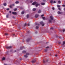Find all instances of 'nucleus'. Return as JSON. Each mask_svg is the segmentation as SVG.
Wrapping results in <instances>:
<instances>
[{
	"mask_svg": "<svg viewBox=\"0 0 65 65\" xmlns=\"http://www.w3.org/2000/svg\"><path fill=\"white\" fill-rule=\"evenodd\" d=\"M4 65H7V64H4Z\"/></svg>",
	"mask_w": 65,
	"mask_h": 65,
	"instance_id": "54",
	"label": "nucleus"
},
{
	"mask_svg": "<svg viewBox=\"0 0 65 65\" xmlns=\"http://www.w3.org/2000/svg\"><path fill=\"white\" fill-rule=\"evenodd\" d=\"M36 61V60H32L31 61L32 63H35V61Z\"/></svg>",
	"mask_w": 65,
	"mask_h": 65,
	"instance_id": "10",
	"label": "nucleus"
},
{
	"mask_svg": "<svg viewBox=\"0 0 65 65\" xmlns=\"http://www.w3.org/2000/svg\"><path fill=\"white\" fill-rule=\"evenodd\" d=\"M47 61H48V60H46V62H47Z\"/></svg>",
	"mask_w": 65,
	"mask_h": 65,
	"instance_id": "55",
	"label": "nucleus"
},
{
	"mask_svg": "<svg viewBox=\"0 0 65 65\" xmlns=\"http://www.w3.org/2000/svg\"><path fill=\"white\" fill-rule=\"evenodd\" d=\"M38 28H39V27H38V26H36V29H38Z\"/></svg>",
	"mask_w": 65,
	"mask_h": 65,
	"instance_id": "24",
	"label": "nucleus"
},
{
	"mask_svg": "<svg viewBox=\"0 0 65 65\" xmlns=\"http://www.w3.org/2000/svg\"><path fill=\"white\" fill-rule=\"evenodd\" d=\"M65 44V41H63V43L62 44V45H64V44Z\"/></svg>",
	"mask_w": 65,
	"mask_h": 65,
	"instance_id": "20",
	"label": "nucleus"
},
{
	"mask_svg": "<svg viewBox=\"0 0 65 65\" xmlns=\"http://www.w3.org/2000/svg\"><path fill=\"white\" fill-rule=\"evenodd\" d=\"M50 2L51 3H53V1L51 0Z\"/></svg>",
	"mask_w": 65,
	"mask_h": 65,
	"instance_id": "23",
	"label": "nucleus"
},
{
	"mask_svg": "<svg viewBox=\"0 0 65 65\" xmlns=\"http://www.w3.org/2000/svg\"><path fill=\"white\" fill-rule=\"evenodd\" d=\"M16 51H14V52H16Z\"/></svg>",
	"mask_w": 65,
	"mask_h": 65,
	"instance_id": "56",
	"label": "nucleus"
},
{
	"mask_svg": "<svg viewBox=\"0 0 65 65\" xmlns=\"http://www.w3.org/2000/svg\"><path fill=\"white\" fill-rule=\"evenodd\" d=\"M6 17L7 18H8V15H6Z\"/></svg>",
	"mask_w": 65,
	"mask_h": 65,
	"instance_id": "29",
	"label": "nucleus"
},
{
	"mask_svg": "<svg viewBox=\"0 0 65 65\" xmlns=\"http://www.w3.org/2000/svg\"><path fill=\"white\" fill-rule=\"evenodd\" d=\"M35 33H37V31H36L35 32Z\"/></svg>",
	"mask_w": 65,
	"mask_h": 65,
	"instance_id": "51",
	"label": "nucleus"
},
{
	"mask_svg": "<svg viewBox=\"0 0 65 65\" xmlns=\"http://www.w3.org/2000/svg\"><path fill=\"white\" fill-rule=\"evenodd\" d=\"M22 53H26V51H22Z\"/></svg>",
	"mask_w": 65,
	"mask_h": 65,
	"instance_id": "13",
	"label": "nucleus"
},
{
	"mask_svg": "<svg viewBox=\"0 0 65 65\" xmlns=\"http://www.w3.org/2000/svg\"><path fill=\"white\" fill-rule=\"evenodd\" d=\"M63 32H65V30L64 29L62 30Z\"/></svg>",
	"mask_w": 65,
	"mask_h": 65,
	"instance_id": "36",
	"label": "nucleus"
},
{
	"mask_svg": "<svg viewBox=\"0 0 65 65\" xmlns=\"http://www.w3.org/2000/svg\"><path fill=\"white\" fill-rule=\"evenodd\" d=\"M47 49H46L45 50V52H47Z\"/></svg>",
	"mask_w": 65,
	"mask_h": 65,
	"instance_id": "34",
	"label": "nucleus"
},
{
	"mask_svg": "<svg viewBox=\"0 0 65 65\" xmlns=\"http://www.w3.org/2000/svg\"><path fill=\"white\" fill-rule=\"evenodd\" d=\"M6 3H4V5L5 6H6Z\"/></svg>",
	"mask_w": 65,
	"mask_h": 65,
	"instance_id": "21",
	"label": "nucleus"
},
{
	"mask_svg": "<svg viewBox=\"0 0 65 65\" xmlns=\"http://www.w3.org/2000/svg\"><path fill=\"white\" fill-rule=\"evenodd\" d=\"M59 44H60V42L59 43Z\"/></svg>",
	"mask_w": 65,
	"mask_h": 65,
	"instance_id": "58",
	"label": "nucleus"
},
{
	"mask_svg": "<svg viewBox=\"0 0 65 65\" xmlns=\"http://www.w3.org/2000/svg\"><path fill=\"white\" fill-rule=\"evenodd\" d=\"M24 11H22L21 12V14H24Z\"/></svg>",
	"mask_w": 65,
	"mask_h": 65,
	"instance_id": "28",
	"label": "nucleus"
},
{
	"mask_svg": "<svg viewBox=\"0 0 65 65\" xmlns=\"http://www.w3.org/2000/svg\"><path fill=\"white\" fill-rule=\"evenodd\" d=\"M50 18L51 19V20H54V18L52 16H50Z\"/></svg>",
	"mask_w": 65,
	"mask_h": 65,
	"instance_id": "5",
	"label": "nucleus"
},
{
	"mask_svg": "<svg viewBox=\"0 0 65 65\" xmlns=\"http://www.w3.org/2000/svg\"><path fill=\"white\" fill-rule=\"evenodd\" d=\"M12 47L11 46H7L6 47V48H11Z\"/></svg>",
	"mask_w": 65,
	"mask_h": 65,
	"instance_id": "8",
	"label": "nucleus"
},
{
	"mask_svg": "<svg viewBox=\"0 0 65 65\" xmlns=\"http://www.w3.org/2000/svg\"><path fill=\"white\" fill-rule=\"evenodd\" d=\"M5 60V58L4 57H3L2 59V61H4Z\"/></svg>",
	"mask_w": 65,
	"mask_h": 65,
	"instance_id": "11",
	"label": "nucleus"
},
{
	"mask_svg": "<svg viewBox=\"0 0 65 65\" xmlns=\"http://www.w3.org/2000/svg\"><path fill=\"white\" fill-rule=\"evenodd\" d=\"M59 38H61V37H59Z\"/></svg>",
	"mask_w": 65,
	"mask_h": 65,
	"instance_id": "53",
	"label": "nucleus"
},
{
	"mask_svg": "<svg viewBox=\"0 0 65 65\" xmlns=\"http://www.w3.org/2000/svg\"><path fill=\"white\" fill-rule=\"evenodd\" d=\"M44 15L42 14V15H41V16L42 17H43Z\"/></svg>",
	"mask_w": 65,
	"mask_h": 65,
	"instance_id": "41",
	"label": "nucleus"
},
{
	"mask_svg": "<svg viewBox=\"0 0 65 65\" xmlns=\"http://www.w3.org/2000/svg\"><path fill=\"white\" fill-rule=\"evenodd\" d=\"M62 12H60V11H58L57 12V13L58 14H62Z\"/></svg>",
	"mask_w": 65,
	"mask_h": 65,
	"instance_id": "4",
	"label": "nucleus"
},
{
	"mask_svg": "<svg viewBox=\"0 0 65 65\" xmlns=\"http://www.w3.org/2000/svg\"><path fill=\"white\" fill-rule=\"evenodd\" d=\"M42 18L44 20H45V18L44 17H42Z\"/></svg>",
	"mask_w": 65,
	"mask_h": 65,
	"instance_id": "17",
	"label": "nucleus"
},
{
	"mask_svg": "<svg viewBox=\"0 0 65 65\" xmlns=\"http://www.w3.org/2000/svg\"><path fill=\"white\" fill-rule=\"evenodd\" d=\"M9 10V8H7V10Z\"/></svg>",
	"mask_w": 65,
	"mask_h": 65,
	"instance_id": "42",
	"label": "nucleus"
},
{
	"mask_svg": "<svg viewBox=\"0 0 65 65\" xmlns=\"http://www.w3.org/2000/svg\"><path fill=\"white\" fill-rule=\"evenodd\" d=\"M38 16H39V15H38V14H36L35 15V18H38Z\"/></svg>",
	"mask_w": 65,
	"mask_h": 65,
	"instance_id": "7",
	"label": "nucleus"
},
{
	"mask_svg": "<svg viewBox=\"0 0 65 65\" xmlns=\"http://www.w3.org/2000/svg\"><path fill=\"white\" fill-rule=\"evenodd\" d=\"M45 2V1H43V2L41 3V5H44L45 4V3H44Z\"/></svg>",
	"mask_w": 65,
	"mask_h": 65,
	"instance_id": "2",
	"label": "nucleus"
},
{
	"mask_svg": "<svg viewBox=\"0 0 65 65\" xmlns=\"http://www.w3.org/2000/svg\"><path fill=\"white\" fill-rule=\"evenodd\" d=\"M58 2L59 3H61V2L60 1H58Z\"/></svg>",
	"mask_w": 65,
	"mask_h": 65,
	"instance_id": "35",
	"label": "nucleus"
},
{
	"mask_svg": "<svg viewBox=\"0 0 65 65\" xmlns=\"http://www.w3.org/2000/svg\"><path fill=\"white\" fill-rule=\"evenodd\" d=\"M15 6V5L14 4H12V6Z\"/></svg>",
	"mask_w": 65,
	"mask_h": 65,
	"instance_id": "30",
	"label": "nucleus"
},
{
	"mask_svg": "<svg viewBox=\"0 0 65 65\" xmlns=\"http://www.w3.org/2000/svg\"><path fill=\"white\" fill-rule=\"evenodd\" d=\"M30 40V39H28L26 40V41H27V42H28V41H29Z\"/></svg>",
	"mask_w": 65,
	"mask_h": 65,
	"instance_id": "14",
	"label": "nucleus"
},
{
	"mask_svg": "<svg viewBox=\"0 0 65 65\" xmlns=\"http://www.w3.org/2000/svg\"><path fill=\"white\" fill-rule=\"evenodd\" d=\"M26 17H27V18H29V14L27 15Z\"/></svg>",
	"mask_w": 65,
	"mask_h": 65,
	"instance_id": "16",
	"label": "nucleus"
},
{
	"mask_svg": "<svg viewBox=\"0 0 65 65\" xmlns=\"http://www.w3.org/2000/svg\"><path fill=\"white\" fill-rule=\"evenodd\" d=\"M5 35H8V34L7 33H6L5 34Z\"/></svg>",
	"mask_w": 65,
	"mask_h": 65,
	"instance_id": "40",
	"label": "nucleus"
},
{
	"mask_svg": "<svg viewBox=\"0 0 65 65\" xmlns=\"http://www.w3.org/2000/svg\"><path fill=\"white\" fill-rule=\"evenodd\" d=\"M57 55H55V57H57Z\"/></svg>",
	"mask_w": 65,
	"mask_h": 65,
	"instance_id": "48",
	"label": "nucleus"
},
{
	"mask_svg": "<svg viewBox=\"0 0 65 65\" xmlns=\"http://www.w3.org/2000/svg\"><path fill=\"white\" fill-rule=\"evenodd\" d=\"M32 1H30V2H31V3H32Z\"/></svg>",
	"mask_w": 65,
	"mask_h": 65,
	"instance_id": "52",
	"label": "nucleus"
},
{
	"mask_svg": "<svg viewBox=\"0 0 65 65\" xmlns=\"http://www.w3.org/2000/svg\"><path fill=\"white\" fill-rule=\"evenodd\" d=\"M24 56L25 58H28V56L26 55H24Z\"/></svg>",
	"mask_w": 65,
	"mask_h": 65,
	"instance_id": "15",
	"label": "nucleus"
},
{
	"mask_svg": "<svg viewBox=\"0 0 65 65\" xmlns=\"http://www.w3.org/2000/svg\"><path fill=\"white\" fill-rule=\"evenodd\" d=\"M40 24H41L42 25V26H44V23H43V22L42 21L40 22Z\"/></svg>",
	"mask_w": 65,
	"mask_h": 65,
	"instance_id": "3",
	"label": "nucleus"
},
{
	"mask_svg": "<svg viewBox=\"0 0 65 65\" xmlns=\"http://www.w3.org/2000/svg\"><path fill=\"white\" fill-rule=\"evenodd\" d=\"M50 29L51 30H53V29H54V28H53V27H51L50 28Z\"/></svg>",
	"mask_w": 65,
	"mask_h": 65,
	"instance_id": "32",
	"label": "nucleus"
},
{
	"mask_svg": "<svg viewBox=\"0 0 65 65\" xmlns=\"http://www.w3.org/2000/svg\"><path fill=\"white\" fill-rule=\"evenodd\" d=\"M28 26H29L30 25V24H29V23H28Z\"/></svg>",
	"mask_w": 65,
	"mask_h": 65,
	"instance_id": "39",
	"label": "nucleus"
},
{
	"mask_svg": "<svg viewBox=\"0 0 65 65\" xmlns=\"http://www.w3.org/2000/svg\"><path fill=\"white\" fill-rule=\"evenodd\" d=\"M53 3H56V1H54L53 2Z\"/></svg>",
	"mask_w": 65,
	"mask_h": 65,
	"instance_id": "37",
	"label": "nucleus"
},
{
	"mask_svg": "<svg viewBox=\"0 0 65 65\" xmlns=\"http://www.w3.org/2000/svg\"><path fill=\"white\" fill-rule=\"evenodd\" d=\"M24 48V47H21L20 48L21 50H22Z\"/></svg>",
	"mask_w": 65,
	"mask_h": 65,
	"instance_id": "9",
	"label": "nucleus"
},
{
	"mask_svg": "<svg viewBox=\"0 0 65 65\" xmlns=\"http://www.w3.org/2000/svg\"><path fill=\"white\" fill-rule=\"evenodd\" d=\"M10 8H11L12 7V6H10Z\"/></svg>",
	"mask_w": 65,
	"mask_h": 65,
	"instance_id": "47",
	"label": "nucleus"
},
{
	"mask_svg": "<svg viewBox=\"0 0 65 65\" xmlns=\"http://www.w3.org/2000/svg\"><path fill=\"white\" fill-rule=\"evenodd\" d=\"M49 22H52V20L51 19H50L49 20Z\"/></svg>",
	"mask_w": 65,
	"mask_h": 65,
	"instance_id": "26",
	"label": "nucleus"
},
{
	"mask_svg": "<svg viewBox=\"0 0 65 65\" xmlns=\"http://www.w3.org/2000/svg\"><path fill=\"white\" fill-rule=\"evenodd\" d=\"M57 6L58 7H61V6H60L59 5H57Z\"/></svg>",
	"mask_w": 65,
	"mask_h": 65,
	"instance_id": "18",
	"label": "nucleus"
},
{
	"mask_svg": "<svg viewBox=\"0 0 65 65\" xmlns=\"http://www.w3.org/2000/svg\"><path fill=\"white\" fill-rule=\"evenodd\" d=\"M43 63H45V61H44V60H43Z\"/></svg>",
	"mask_w": 65,
	"mask_h": 65,
	"instance_id": "46",
	"label": "nucleus"
},
{
	"mask_svg": "<svg viewBox=\"0 0 65 65\" xmlns=\"http://www.w3.org/2000/svg\"><path fill=\"white\" fill-rule=\"evenodd\" d=\"M41 12V10H39L38 11V13H40Z\"/></svg>",
	"mask_w": 65,
	"mask_h": 65,
	"instance_id": "12",
	"label": "nucleus"
},
{
	"mask_svg": "<svg viewBox=\"0 0 65 65\" xmlns=\"http://www.w3.org/2000/svg\"><path fill=\"white\" fill-rule=\"evenodd\" d=\"M52 9L53 10H54L55 9V8L54 7H53Z\"/></svg>",
	"mask_w": 65,
	"mask_h": 65,
	"instance_id": "45",
	"label": "nucleus"
},
{
	"mask_svg": "<svg viewBox=\"0 0 65 65\" xmlns=\"http://www.w3.org/2000/svg\"><path fill=\"white\" fill-rule=\"evenodd\" d=\"M38 25H39V24H38Z\"/></svg>",
	"mask_w": 65,
	"mask_h": 65,
	"instance_id": "59",
	"label": "nucleus"
},
{
	"mask_svg": "<svg viewBox=\"0 0 65 65\" xmlns=\"http://www.w3.org/2000/svg\"><path fill=\"white\" fill-rule=\"evenodd\" d=\"M37 3L36 2H35L32 3V5H35V4H36V7H37V6H39V5H40V4H37Z\"/></svg>",
	"mask_w": 65,
	"mask_h": 65,
	"instance_id": "1",
	"label": "nucleus"
},
{
	"mask_svg": "<svg viewBox=\"0 0 65 65\" xmlns=\"http://www.w3.org/2000/svg\"><path fill=\"white\" fill-rule=\"evenodd\" d=\"M26 55H29V53H27Z\"/></svg>",
	"mask_w": 65,
	"mask_h": 65,
	"instance_id": "31",
	"label": "nucleus"
},
{
	"mask_svg": "<svg viewBox=\"0 0 65 65\" xmlns=\"http://www.w3.org/2000/svg\"><path fill=\"white\" fill-rule=\"evenodd\" d=\"M36 10V8H34L33 9V11H35V10Z\"/></svg>",
	"mask_w": 65,
	"mask_h": 65,
	"instance_id": "19",
	"label": "nucleus"
},
{
	"mask_svg": "<svg viewBox=\"0 0 65 65\" xmlns=\"http://www.w3.org/2000/svg\"><path fill=\"white\" fill-rule=\"evenodd\" d=\"M13 18H14H14H15V17H14V16H13Z\"/></svg>",
	"mask_w": 65,
	"mask_h": 65,
	"instance_id": "50",
	"label": "nucleus"
},
{
	"mask_svg": "<svg viewBox=\"0 0 65 65\" xmlns=\"http://www.w3.org/2000/svg\"><path fill=\"white\" fill-rule=\"evenodd\" d=\"M9 13H11V11H9Z\"/></svg>",
	"mask_w": 65,
	"mask_h": 65,
	"instance_id": "43",
	"label": "nucleus"
},
{
	"mask_svg": "<svg viewBox=\"0 0 65 65\" xmlns=\"http://www.w3.org/2000/svg\"><path fill=\"white\" fill-rule=\"evenodd\" d=\"M19 3V1H17V4H18Z\"/></svg>",
	"mask_w": 65,
	"mask_h": 65,
	"instance_id": "38",
	"label": "nucleus"
},
{
	"mask_svg": "<svg viewBox=\"0 0 65 65\" xmlns=\"http://www.w3.org/2000/svg\"><path fill=\"white\" fill-rule=\"evenodd\" d=\"M63 10H65V8H64Z\"/></svg>",
	"mask_w": 65,
	"mask_h": 65,
	"instance_id": "49",
	"label": "nucleus"
},
{
	"mask_svg": "<svg viewBox=\"0 0 65 65\" xmlns=\"http://www.w3.org/2000/svg\"><path fill=\"white\" fill-rule=\"evenodd\" d=\"M49 48V46H47L46 47V48Z\"/></svg>",
	"mask_w": 65,
	"mask_h": 65,
	"instance_id": "33",
	"label": "nucleus"
},
{
	"mask_svg": "<svg viewBox=\"0 0 65 65\" xmlns=\"http://www.w3.org/2000/svg\"><path fill=\"white\" fill-rule=\"evenodd\" d=\"M58 9L59 10H61V8H58Z\"/></svg>",
	"mask_w": 65,
	"mask_h": 65,
	"instance_id": "27",
	"label": "nucleus"
},
{
	"mask_svg": "<svg viewBox=\"0 0 65 65\" xmlns=\"http://www.w3.org/2000/svg\"><path fill=\"white\" fill-rule=\"evenodd\" d=\"M65 5H63L62 6H63V7H65Z\"/></svg>",
	"mask_w": 65,
	"mask_h": 65,
	"instance_id": "44",
	"label": "nucleus"
},
{
	"mask_svg": "<svg viewBox=\"0 0 65 65\" xmlns=\"http://www.w3.org/2000/svg\"><path fill=\"white\" fill-rule=\"evenodd\" d=\"M26 25H27V23H26L24 24V25L23 26V27H25V26H26Z\"/></svg>",
	"mask_w": 65,
	"mask_h": 65,
	"instance_id": "22",
	"label": "nucleus"
},
{
	"mask_svg": "<svg viewBox=\"0 0 65 65\" xmlns=\"http://www.w3.org/2000/svg\"><path fill=\"white\" fill-rule=\"evenodd\" d=\"M15 3L16 4H17V2H16Z\"/></svg>",
	"mask_w": 65,
	"mask_h": 65,
	"instance_id": "57",
	"label": "nucleus"
},
{
	"mask_svg": "<svg viewBox=\"0 0 65 65\" xmlns=\"http://www.w3.org/2000/svg\"><path fill=\"white\" fill-rule=\"evenodd\" d=\"M12 14L14 15H16V14H17V12H12Z\"/></svg>",
	"mask_w": 65,
	"mask_h": 65,
	"instance_id": "6",
	"label": "nucleus"
},
{
	"mask_svg": "<svg viewBox=\"0 0 65 65\" xmlns=\"http://www.w3.org/2000/svg\"><path fill=\"white\" fill-rule=\"evenodd\" d=\"M13 10H14V11H16L17 10V8L14 9Z\"/></svg>",
	"mask_w": 65,
	"mask_h": 65,
	"instance_id": "25",
	"label": "nucleus"
}]
</instances>
